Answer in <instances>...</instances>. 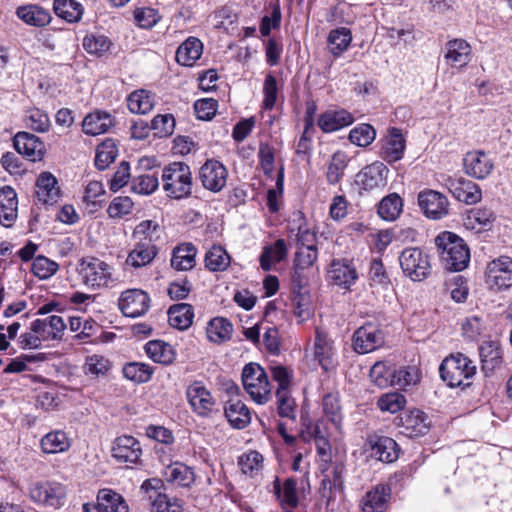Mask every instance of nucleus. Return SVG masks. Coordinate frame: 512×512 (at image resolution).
I'll use <instances>...</instances> for the list:
<instances>
[{
  "label": "nucleus",
  "instance_id": "35",
  "mask_svg": "<svg viewBox=\"0 0 512 512\" xmlns=\"http://www.w3.org/2000/svg\"><path fill=\"white\" fill-rule=\"evenodd\" d=\"M352 122V115L348 111L342 109L325 112L320 116L318 125L324 132H334L350 125Z\"/></svg>",
  "mask_w": 512,
  "mask_h": 512
},
{
  "label": "nucleus",
  "instance_id": "50",
  "mask_svg": "<svg viewBox=\"0 0 512 512\" xmlns=\"http://www.w3.org/2000/svg\"><path fill=\"white\" fill-rule=\"evenodd\" d=\"M127 106L132 113L146 114L154 106L153 97L146 90L134 91L128 96Z\"/></svg>",
  "mask_w": 512,
  "mask_h": 512
},
{
  "label": "nucleus",
  "instance_id": "21",
  "mask_svg": "<svg viewBox=\"0 0 512 512\" xmlns=\"http://www.w3.org/2000/svg\"><path fill=\"white\" fill-rule=\"evenodd\" d=\"M406 147V141L397 128H391L388 135L382 140L380 156L388 163H394L402 159Z\"/></svg>",
  "mask_w": 512,
  "mask_h": 512
},
{
  "label": "nucleus",
  "instance_id": "40",
  "mask_svg": "<svg viewBox=\"0 0 512 512\" xmlns=\"http://www.w3.org/2000/svg\"><path fill=\"white\" fill-rule=\"evenodd\" d=\"M403 426L411 437L425 435L429 430L428 416L420 410H412L402 418Z\"/></svg>",
  "mask_w": 512,
  "mask_h": 512
},
{
  "label": "nucleus",
  "instance_id": "29",
  "mask_svg": "<svg viewBox=\"0 0 512 512\" xmlns=\"http://www.w3.org/2000/svg\"><path fill=\"white\" fill-rule=\"evenodd\" d=\"M203 53V44L196 37L187 38L176 51V61L183 66H193Z\"/></svg>",
  "mask_w": 512,
  "mask_h": 512
},
{
  "label": "nucleus",
  "instance_id": "3",
  "mask_svg": "<svg viewBox=\"0 0 512 512\" xmlns=\"http://www.w3.org/2000/svg\"><path fill=\"white\" fill-rule=\"evenodd\" d=\"M439 373L449 387H468L476 374V366L462 353L451 354L442 361Z\"/></svg>",
  "mask_w": 512,
  "mask_h": 512
},
{
  "label": "nucleus",
  "instance_id": "45",
  "mask_svg": "<svg viewBox=\"0 0 512 512\" xmlns=\"http://www.w3.org/2000/svg\"><path fill=\"white\" fill-rule=\"evenodd\" d=\"M348 161V156L343 151H336L331 156L326 172V179L329 184L335 185L342 180Z\"/></svg>",
  "mask_w": 512,
  "mask_h": 512
},
{
  "label": "nucleus",
  "instance_id": "61",
  "mask_svg": "<svg viewBox=\"0 0 512 512\" xmlns=\"http://www.w3.org/2000/svg\"><path fill=\"white\" fill-rule=\"evenodd\" d=\"M297 482L293 478L285 480L283 487L279 484H275V490L278 496L281 498L283 504L289 507H296L298 504V497L296 492Z\"/></svg>",
  "mask_w": 512,
  "mask_h": 512
},
{
  "label": "nucleus",
  "instance_id": "9",
  "mask_svg": "<svg viewBox=\"0 0 512 512\" xmlns=\"http://www.w3.org/2000/svg\"><path fill=\"white\" fill-rule=\"evenodd\" d=\"M186 397L192 410L200 417H209L216 404L214 397L200 381H194L186 390Z\"/></svg>",
  "mask_w": 512,
  "mask_h": 512
},
{
  "label": "nucleus",
  "instance_id": "7",
  "mask_svg": "<svg viewBox=\"0 0 512 512\" xmlns=\"http://www.w3.org/2000/svg\"><path fill=\"white\" fill-rule=\"evenodd\" d=\"M485 282L491 289L501 290L512 286V259L501 256L486 268Z\"/></svg>",
  "mask_w": 512,
  "mask_h": 512
},
{
  "label": "nucleus",
  "instance_id": "28",
  "mask_svg": "<svg viewBox=\"0 0 512 512\" xmlns=\"http://www.w3.org/2000/svg\"><path fill=\"white\" fill-rule=\"evenodd\" d=\"M482 371L485 375L492 373L502 363V351L497 342L485 341L479 347Z\"/></svg>",
  "mask_w": 512,
  "mask_h": 512
},
{
  "label": "nucleus",
  "instance_id": "57",
  "mask_svg": "<svg viewBox=\"0 0 512 512\" xmlns=\"http://www.w3.org/2000/svg\"><path fill=\"white\" fill-rule=\"evenodd\" d=\"M377 405L381 411L394 414L405 407L406 399L405 396L399 392H389L383 394L378 399Z\"/></svg>",
  "mask_w": 512,
  "mask_h": 512
},
{
  "label": "nucleus",
  "instance_id": "17",
  "mask_svg": "<svg viewBox=\"0 0 512 512\" xmlns=\"http://www.w3.org/2000/svg\"><path fill=\"white\" fill-rule=\"evenodd\" d=\"M141 454L140 443L133 436H119L113 443L112 456L120 463L136 464Z\"/></svg>",
  "mask_w": 512,
  "mask_h": 512
},
{
  "label": "nucleus",
  "instance_id": "16",
  "mask_svg": "<svg viewBox=\"0 0 512 512\" xmlns=\"http://www.w3.org/2000/svg\"><path fill=\"white\" fill-rule=\"evenodd\" d=\"M65 496L62 485L53 482H38L30 489V497L34 502L51 507H59Z\"/></svg>",
  "mask_w": 512,
  "mask_h": 512
},
{
  "label": "nucleus",
  "instance_id": "44",
  "mask_svg": "<svg viewBox=\"0 0 512 512\" xmlns=\"http://www.w3.org/2000/svg\"><path fill=\"white\" fill-rule=\"evenodd\" d=\"M402 208V198L397 193H391L380 201L377 211L383 220L393 221L399 217Z\"/></svg>",
  "mask_w": 512,
  "mask_h": 512
},
{
  "label": "nucleus",
  "instance_id": "59",
  "mask_svg": "<svg viewBox=\"0 0 512 512\" xmlns=\"http://www.w3.org/2000/svg\"><path fill=\"white\" fill-rule=\"evenodd\" d=\"M59 265L45 256H37L32 262L31 270L39 279H48L58 271Z\"/></svg>",
  "mask_w": 512,
  "mask_h": 512
},
{
  "label": "nucleus",
  "instance_id": "62",
  "mask_svg": "<svg viewBox=\"0 0 512 512\" xmlns=\"http://www.w3.org/2000/svg\"><path fill=\"white\" fill-rule=\"evenodd\" d=\"M277 411L281 417L294 420L296 418L295 402L288 390H277Z\"/></svg>",
  "mask_w": 512,
  "mask_h": 512
},
{
  "label": "nucleus",
  "instance_id": "56",
  "mask_svg": "<svg viewBox=\"0 0 512 512\" xmlns=\"http://www.w3.org/2000/svg\"><path fill=\"white\" fill-rule=\"evenodd\" d=\"M159 186V180L154 174H140L134 176L131 181L133 192L141 195L152 194Z\"/></svg>",
  "mask_w": 512,
  "mask_h": 512
},
{
  "label": "nucleus",
  "instance_id": "10",
  "mask_svg": "<svg viewBox=\"0 0 512 512\" xmlns=\"http://www.w3.org/2000/svg\"><path fill=\"white\" fill-rule=\"evenodd\" d=\"M149 307L150 297L141 289L126 290L122 292L119 299V308L127 317H140L148 311Z\"/></svg>",
  "mask_w": 512,
  "mask_h": 512
},
{
  "label": "nucleus",
  "instance_id": "15",
  "mask_svg": "<svg viewBox=\"0 0 512 512\" xmlns=\"http://www.w3.org/2000/svg\"><path fill=\"white\" fill-rule=\"evenodd\" d=\"M328 279L334 285L343 289H350L358 279L356 268L348 259H334L327 271Z\"/></svg>",
  "mask_w": 512,
  "mask_h": 512
},
{
  "label": "nucleus",
  "instance_id": "51",
  "mask_svg": "<svg viewBox=\"0 0 512 512\" xmlns=\"http://www.w3.org/2000/svg\"><path fill=\"white\" fill-rule=\"evenodd\" d=\"M118 155V149L112 139L102 142L96 150L95 166L99 170H105L113 163Z\"/></svg>",
  "mask_w": 512,
  "mask_h": 512
},
{
  "label": "nucleus",
  "instance_id": "23",
  "mask_svg": "<svg viewBox=\"0 0 512 512\" xmlns=\"http://www.w3.org/2000/svg\"><path fill=\"white\" fill-rule=\"evenodd\" d=\"M18 199L15 190L5 186L0 190V223L10 227L17 218Z\"/></svg>",
  "mask_w": 512,
  "mask_h": 512
},
{
  "label": "nucleus",
  "instance_id": "55",
  "mask_svg": "<svg viewBox=\"0 0 512 512\" xmlns=\"http://www.w3.org/2000/svg\"><path fill=\"white\" fill-rule=\"evenodd\" d=\"M304 235L300 239V247L296 252L294 264L297 270H304L312 266L317 260V248L314 244L305 245L303 242Z\"/></svg>",
  "mask_w": 512,
  "mask_h": 512
},
{
  "label": "nucleus",
  "instance_id": "24",
  "mask_svg": "<svg viewBox=\"0 0 512 512\" xmlns=\"http://www.w3.org/2000/svg\"><path fill=\"white\" fill-rule=\"evenodd\" d=\"M390 495L391 489L389 486H376L363 497L362 512H385Z\"/></svg>",
  "mask_w": 512,
  "mask_h": 512
},
{
  "label": "nucleus",
  "instance_id": "31",
  "mask_svg": "<svg viewBox=\"0 0 512 512\" xmlns=\"http://www.w3.org/2000/svg\"><path fill=\"white\" fill-rule=\"evenodd\" d=\"M224 410L228 422L234 428L243 429L251 421V414L249 409L240 400H228Z\"/></svg>",
  "mask_w": 512,
  "mask_h": 512
},
{
  "label": "nucleus",
  "instance_id": "20",
  "mask_svg": "<svg viewBox=\"0 0 512 512\" xmlns=\"http://www.w3.org/2000/svg\"><path fill=\"white\" fill-rule=\"evenodd\" d=\"M492 159L482 151L468 152L464 158L466 174L476 179H485L492 171Z\"/></svg>",
  "mask_w": 512,
  "mask_h": 512
},
{
  "label": "nucleus",
  "instance_id": "54",
  "mask_svg": "<svg viewBox=\"0 0 512 512\" xmlns=\"http://www.w3.org/2000/svg\"><path fill=\"white\" fill-rule=\"evenodd\" d=\"M110 368V361L101 355L88 356L83 366L84 373L93 378L105 376Z\"/></svg>",
  "mask_w": 512,
  "mask_h": 512
},
{
  "label": "nucleus",
  "instance_id": "41",
  "mask_svg": "<svg viewBox=\"0 0 512 512\" xmlns=\"http://www.w3.org/2000/svg\"><path fill=\"white\" fill-rule=\"evenodd\" d=\"M232 332V323L222 317H216L210 320L206 330L208 339L218 344L230 340Z\"/></svg>",
  "mask_w": 512,
  "mask_h": 512
},
{
  "label": "nucleus",
  "instance_id": "46",
  "mask_svg": "<svg viewBox=\"0 0 512 512\" xmlns=\"http://www.w3.org/2000/svg\"><path fill=\"white\" fill-rule=\"evenodd\" d=\"M55 14L67 22H78L83 14L82 5L74 0H54Z\"/></svg>",
  "mask_w": 512,
  "mask_h": 512
},
{
  "label": "nucleus",
  "instance_id": "12",
  "mask_svg": "<svg viewBox=\"0 0 512 512\" xmlns=\"http://www.w3.org/2000/svg\"><path fill=\"white\" fill-rule=\"evenodd\" d=\"M418 204L428 218L437 220L448 214V199L438 191H421L418 195Z\"/></svg>",
  "mask_w": 512,
  "mask_h": 512
},
{
  "label": "nucleus",
  "instance_id": "39",
  "mask_svg": "<svg viewBox=\"0 0 512 512\" xmlns=\"http://www.w3.org/2000/svg\"><path fill=\"white\" fill-rule=\"evenodd\" d=\"M193 317V307L187 303L175 304L168 310L170 325L179 330L189 328L193 322Z\"/></svg>",
  "mask_w": 512,
  "mask_h": 512
},
{
  "label": "nucleus",
  "instance_id": "32",
  "mask_svg": "<svg viewBox=\"0 0 512 512\" xmlns=\"http://www.w3.org/2000/svg\"><path fill=\"white\" fill-rule=\"evenodd\" d=\"M163 475L168 482L181 487H190L195 482L193 469L180 462L167 466Z\"/></svg>",
  "mask_w": 512,
  "mask_h": 512
},
{
  "label": "nucleus",
  "instance_id": "42",
  "mask_svg": "<svg viewBox=\"0 0 512 512\" xmlns=\"http://www.w3.org/2000/svg\"><path fill=\"white\" fill-rule=\"evenodd\" d=\"M230 262V255L221 245H213L205 254V267L211 272L225 271Z\"/></svg>",
  "mask_w": 512,
  "mask_h": 512
},
{
  "label": "nucleus",
  "instance_id": "26",
  "mask_svg": "<svg viewBox=\"0 0 512 512\" xmlns=\"http://www.w3.org/2000/svg\"><path fill=\"white\" fill-rule=\"evenodd\" d=\"M56 178L49 172H43L36 181V197L43 204H53L59 197Z\"/></svg>",
  "mask_w": 512,
  "mask_h": 512
},
{
  "label": "nucleus",
  "instance_id": "38",
  "mask_svg": "<svg viewBox=\"0 0 512 512\" xmlns=\"http://www.w3.org/2000/svg\"><path fill=\"white\" fill-rule=\"evenodd\" d=\"M71 446V440L62 430L47 433L41 439V448L46 454H56L67 451Z\"/></svg>",
  "mask_w": 512,
  "mask_h": 512
},
{
  "label": "nucleus",
  "instance_id": "6",
  "mask_svg": "<svg viewBox=\"0 0 512 512\" xmlns=\"http://www.w3.org/2000/svg\"><path fill=\"white\" fill-rule=\"evenodd\" d=\"M399 262L403 273L412 281H422L431 273L429 256L418 247L404 249Z\"/></svg>",
  "mask_w": 512,
  "mask_h": 512
},
{
  "label": "nucleus",
  "instance_id": "49",
  "mask_svg": "<svg viewBox=\"0 0 512 512\" xmlns=\"http://www.w3.org/2000/svg\"><path fill=\"white\" fill-rule=\"evenodd\" d=\"M493 219V212L487 208L471 209L465 218V226L472 230H486Z\"/></svg>",
  "mask_w": 512,
  "mask_h": 512
},
{
  "label": "nucleus",
  "instance_id": "43",
  "mask_svg": "<svg viewBox=\"0 0 512 512\" xmlns=\"http://www.w3.org/2000/svg\"><path fill=\"white\" fill-rule=\"evenodd\" d=\"M287 254L286 243L283 239H278L271 246L263 249L260 255V266L264 271H270L274 263L282 261Z\"/></svg>",
  "mask_w": 512,
  "mask_h": 512
},
{
  "label": "nucleus",
  "instance_id": "34",
  "mask_svg": "<svg viewBox=\"0 0 512 512\" xmlns=\"http://www.w3.org/2000/svg\"><path fill=\"white\" fill-rule=\"evenodd\" d=\"M197 249L191 243H184L173 250L171 266L178 271L192 269L196 264Z\"/></svg>",
  "mask_w": 512,
  "mask_h": 512
},
{
  "label": "nucleus",
  "instance_id": "25",
  "mask_svg": "<svg viewBox=\"0 0 512 512\" xmlns=\"http://www.w3.org/2000/svg\"><path fill=\"white\" fill-rule=\"evenodd\" d=\"M114 125L112 116L104 111H94L85 116L82 122L83 132L97 136L106 133Z\"/></svg>",
  "mask_w": 512,
  "mask_h": 512
},
{
  "label": "nucleus",
  "instance_id": "8",
  "mask_svg": "<svg viewBox=\"0 0 512 512\" xmlns=\"http://www.w3.org/2000/svg\"><path fill=\"white\" fill-rule=\"evenodd\" d=\"M388 173L384 163L375 161L356 174L355 182L365 191L382 190L387 185Z\"/></svg>",
  "mask_w": 512,
  "mask_h": 512
},
{
  "label": "nucleus",
  "instance_id": "1",
  "mask_svg": "<svg viewBox=\"0 0 512 512\" xmlns=\"http://www.w3.org/2000/svg\"><path fill=\"white\" fill-rule=\"evenodd\" d=\"M435 244L447 270L462 271L468 266L470 250L465 241L458 235L450 231H444L436 237Z\"/></svg>",
  "mask_w": 512,
  "mask_h": 512
},
{
  "label": "nucleus",
  "instance_id": "14",
  "mask_svg": "<svg viewBox=\"0 0 512 512\" xmlns=\"http://www.w3.org/2000/svg\"><path fill=\"white\" fill-rule=\"evenodd\" d=\"M383 343L382 331L372 324L358 328L353 335L354 350L359 354L372 352L382 346Z\"/></svg>",
  "mask_w": 512,
  "mask_h": 512
},
{
  "label": "nucleus",
  "instance_id": "36",
  "mask_svg": "<svg viewBox=\"0 0 512 512\" xmlns=\"http://www.w3.org/2000/svg\"><path fill=\"white\" fill-rule=\"evenodd\" d=\"M343 490V468L336 465L326 473L321 481L320 494L323 499L330 502L335 498L336 491Z\"/></svg>",
  "mask_w": 512,
  "mask_h": 512
},
{
  "label": "nucleus",
  "instance_id": "52",
  "mask_svg": "<svg viewBox=\"0 0 512 512\" xmlns=\"http://www.w3.org/2000/svg\"><path fill=\"white\" fill-rule=\"evenodd\" d=\"M352 40L349 29L342 27L332 30L328 36V45L332 54L338 56L342 54L350 45Z\"/></svg>",
  "mask_w": 512,
  "mask_h": 512
},
{
  "label": "nucleus",
  "instance_id": "33",
  "mask_svg": "<svg viewBox=\"0 0 512 512\" xmlns=\"http://www.w3.org/2000/svg\"><path fill=\"white\" fill-rule=\"evenodd\" d=\"M445 58L453 67H463L470 61L471 47L463 39H454L447 43Z\"/></svg>",
  "mask_w": 512,
  "mask_h": 512
},
{
  "label": "nucleus",
  "instance_id": "60",
  "mask_svg": "<svg viewBox=\"0 0 512 512\" xmlns=\"http://www.w3.org/2000/svg\"><path fill=\"white\" fill-rule=\"evenodd\" d=\"M26 125L36 132H46L50 127V120L44 111L32 108L26 113Z\"/></svg>",
  "mask_w": 512,
  "mask_h": 512
},
{
  "label": "nucleus",
  "instance_id": "4",
  "mask_svg": "<svg viewBox=\"0 0 512 512\" xmlns=\"http://www.w3.org/2000/svg\"><path fill=\"white\" fill-rule=\"evenodd\" d=\"M77 271L83 283L92 289L108 288L116 282L113 267L96 257L80 259Z\"/></svg>",
  "mask_w": 512,
  "mask_h": 512
},
{
  "label": "nucleus",
  "instance_id": "11",
  "mask_svg": "<svg viewBox=\"0 0 512 512\" xmlns=\"http://www.w3.org/2000/svg\"><path fill=\"white\" fill-rule=\"evenodd\" d=\"M227 169L217 160H207L199 170V179L203 187L212 192L221 191L227 181Z\"/></svg>",
  "mask_w": 512,
  "mask_h": 512
},
{
  "label": "nucleus",
  "instance_id": "48",
  "mask_svg": "<svg viewBox=\"0 0 512 512\" xmlns=\"http://www.w3.org/2000/svg\"><path fill=\"white\" fill-rule=\"evenodd\" d=\"M394 369V365L378 361L370 369V378L380 388L392 386L395 378Z\"/></svg>",
  "mask_w": 512,
  "mask_h": 512
},
{
  "label": "nucleus",
  "instance_id": "19",
  "mask_svg": "<svg viewBox=\"0 0 512 512\" xmlns=\"http://www.w3.org/2000/svg\"><path fill=\"white\" fill-rule=\"evenodd\" d=\"M314 359L319 363L324 371H329L336 365V353L333 341L320 330H316L314 340Z\"/></svg>",
  "mask_w": 512,
  "mask_h": 512
},
{
  "label": "nucleus",
  "instance_id": "53",
  "mask_svg": "<svg viewBox=\"0 0 512 512\" xmlns=\"http://www.w3.org/2000/svg\"><path fill=\"white\" fill-rule=\"evenodd\" d=\"M123 375L135 383H146L151 379L153 369L145 363L130 362L123 367Z\"/></svg>",
  "mask_w": 512,
  "mask_h": 512
},
{
  "label": "nucleus",
  "instance_id": "63",
  "mask_svg": "<svg viewBox=\"0 0 512 512\" xmlns=\"http://www.w3.org/2000/svg\"><path fill=\"white\" fill-rule=\"evenodd\" d=\"M110 40L104 35H87L83 39L84 49L95 55H101L110 48Z\"/></svg>",
  "mask_w": 512,
  "mask_h": 512
},
{
  "label": "nucleus",
  "instance_id": "27",
  "mask_svg": "<svg viewBox=\"0 0 512 512\" xmlns=\"http://www.w3.org/2000/svg\"><path fill=\"white\" fill-rule=\"evenodd\" d=\"M371 447V455L381 462H393L398 458V445L395 440L390 437H375L369 441Z\"/></svg>",
  "mask_w": 512,
  "mask_h": 512
},
{
  "label": "nucleus",
  "instance_id": "37",
  "mask_svg": "<svg viewBox=\"0 0 512 512\" xmlns=\"http://www.w3.org/2000/svg\"><path fill=\"white\" fill-rule=\"evenodd\" d=\"M147 356L156 363L169 365L175 360L173 347L161 340H152L145 345Z\"/></svg>",
  "mask_w": 512,
  "mask_h": 512
},
{
  "label": "nucleus",
  "instance_id": "5",
  "mask_svg": "<svg viewBox=\"0 0 512 512\" xmlns=\"http://www.w3.org/2000/svg\"><path fill=\"white\" fill-rule=\"evenodd\" d=\"M241 378L245 391L255 403L265 404L269 401L271 386L267 373L259 364L253 362L246 364Z\"/></svg>",
  "mask_w": 512,
  "mask_h": 512
},
{
  "label": "nucleus",
  "instance_id": "22",
  "mask_svg": "<svg viewBox=\"0 0 512 512\" xmlns=\"http://www.w3.org/2000/svg\"><path fill=\"white\" fill-rule=\"evenodd\" d=\"M134 248L128 254L126 264L140 268L148 265L157 255V248L151 239L135 240Z\"/></svg>",
  "mask_w": 512,
  "mask_h": 512
},
{
  "label": "nucleus",
  "instance_id": "18",
  "mask_svg": "<svg viewBox=\"0 0 512 512\" xmlns=\"http://www.w3.org/2000/svg\"><path fill=\"white\" fill-rule=\"evenodd\" d=\"M16 151L32 162L39 161L45 154V145L39 137L28 133L18 132L13 139Z\"/></svg>",
  "mask_w": 512,
  "mask_h": 512
},
{
  "label": "nucleus",
  "instance_id": "47",
  "mask_svg": "<svg viewBox=\"0 0 512 512\" xmlns=\"http://www.w3.org/2000/svg\"><path fill=\"white\" fill-rule=\"evenodd\" d=\"M97 500L107 512H128L129 510L123 496L111 489H101L97 494Z\"/></svg>",
  "mask_w": 512,
  "mask_h": 512
},
{
  "label": "nucleus",
  "instance_id": "30",
  "mask_svg": "<svg viewBox=\"0 0 512 512\" xmlns=\"http://www.w3.org/2000/svg\"><path fill=\"white\" fill-rule=\"evenodd\" d=\"M16 15L26 24L35 27H44L48 25L52 19L48 10L33 4L18 7Z\"/></svg>",
  "mask_w": 512,
  "mask_h": 512
},
{
  "label": "nucleus",
  "instance_id": "64",
  "mask_svg": "<svg viewBox=\"0 0 512 512\" xmlns=\"http://www.w3.org/2000/svg\"><path fill=\"white\" fill-rule=\"evenodd\" d=\"M152 512H182V505L176 498H169L166 494L158 493L152 501Z\"/></svg>",
  "mask_w": 512,
  "mask_h": 512
},
{
  "label": "nucleus",
  "instance_id": "13",
  "mask_svg": "<svg viewBox=\"0 0 512 512\" xmlns=\"http://www.w3.org/2000/svg\"><path fill=\"white\" fill-rule=\"evenodd\" d=\"M445 186L458 201L468 205L475 204L481 200V190L479 186L471 180L462 177H448L445 180Z\"/></svg>",
  "mask_w": 512,
  "mask_h": 512
},
{
  "label": "nucleus",
  "instance_id": "2",
  "mask_svg": "<svg viewBox=\"0 0 512 512\" xmlns=\"http://www.w3.org/2000/svg\"><path fill=\"white\" fill-rule=\"evenodd\" d=\"M161 179L163 190L172 199H184L192 193V172L184 162H172L164 167Z\"/></svg>",
  "mask_w": 512,
  "mask_h": 512
},
{
  "label": "nucleus",
  "instance_id": "58",
  "mask_svg": "<svg viewBox=\"0 0 512 512\" xmlns=\"http://www.w3.org/2000/svg\"><path fill=\"white\" fill-rule=\"evenodd\" d=\"M375 136L376 132L373 126L360 124L350 131L349 140L359 147H366L374 141Z\"/></svg>",
  "mask_w": 512,
  "mask_h": 512
}]
</instances>
